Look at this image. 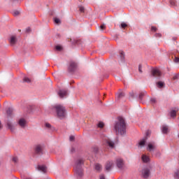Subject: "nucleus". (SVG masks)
Segmentation results:
<instances>
[{"label":"nucleus","mask_w":179,"mask_h":179,"mask_svg":"<svg viewBox=\"0 0 179 179\" xmlns=\"http://www.w3.org/2000/svg\"><path fill=\"white\" fill-rule=\"evenodd\" d=\"M114 129L116 134H120V135H124L126 134V123L122 117H119L118 121L114 125Z\"/></svg>","instance_id":"obj_1"},{"label":"nucleus","mask_w":179,"mask_h":179,"mask_svg":"<svg viewBox=\"0 0 179 179\" xmlns=\"http://www.w3.org/2000/svg\"><path fill=\"white\" fill-rule=\"evenodd\" d=\"M52 108L55 110L57 117H59V120H64V118H66V110L65 107L60 104H56L53 106Z\"/></svg>","instance_id":"obj_2"},{"label":"nucleus","mask_w":179,"mask_h":179,"mask_svg":"<svg viewBox=\"0 0 179 179\" xmlns=\"http://www.w3.org/2000/svg\"><path fill=\"white\" fill-rule=\"evenodd\" d=\"M82 164H83V160L81 159H78L74 165V171L78 177H83V171L82 169Z\"/></svg>","instance_id":"obj_3"},{"label":"nucleus","mask_w":179,"mask_h":179,"mask_svg":"<svg viewBox=\"0 0 179 179\" xmlns=\"http://www.w3.org/2000/svg\"><path fill=\"white\" fill-rule=\"evenodd\" d=\"M140 176L141 178L148 179L151 176V168L150 166H145L140 171Z\"/></svg>","instance_id":"obj_4"},{"label":"nucleus","mask_w":179,"mask_h":179,"mask_svg":"<svg viewBox=\"0 0 179 179\" xmlns=\"http://www.w3.org/2000/svg\"><path fill=\"white\" fill-rule=\"evenodd\" d=\"M116 166L120 170H124L125 169V162L122 158H117L115 162Z\"/></svg>","instance_id":"obj_5"},{"label":"nucleus","mask_w":179,"mask_h":179,"mask_svg":"<svg viewBox=\"0 0 179 179\" xmlns=\"http://www.w3.org/2000/svg\"><path fill=\"white\" fill-rule=\"evenodd\" d=\"M151 74L153 77H159L162 76L161 71L157 69H153L151 71Z\"/></svg>","instance_id":"obj_6"},{"label":"nucleus","mask_w":179,"mask_h":179,"mask_svg":"<svg viewBox=\"0 0 179 179\" xmlns=\"http://www.w3.org/2000/svg\"><path fill=\"white\" fill-rule=\"evenodd\" d=\"M77 68V64L75 62H70L68 69L69 71H74Z\"/></svg>","instance_id":"obj_7"},{"label":"nucleus","mask_w":179,"mask_h":179,"mask_svg":"<svg viewBox=\"0 0 179 179\" xmlns=\"http://www.w3.org/2000/svg\"><path fill=\"white\" fill-rule=\"evenodd\" d=\"M18 125L20 127V128H25L27 125V121L23 118L20 119L18 120Z\"/></svg>","instance_id":"obj_8"},{"label":"nucleus","mask_w":179,"mask_h":179,"mask_svg":"<svg viewBox=\"0 0 179 179\" xmlns=\"http://www.w3.org/2000/svg\"><path fill=\"white\" fill-rule=\"evenodd\" d=\"M114 166V163L113 161H108L106 162V170H107V171H109L110 170H111L112 167H113Z\"/></svg>","instance_id":"obj_9"},{"label":"nucleus","mask_w":179,"mask_h":179,"mask_svg":"<svg viewBox=\"0 0 179 179\" xmlns=\"http://www.w3.org/2000/svg\"><path fill=\"white\" fill-rule=\"evenodd\" d=\"M106 145L108 146V148H110V149H114L115 143L113 141H111L110 139H107L106 141Z\"/></svg>","instance_id":"obj_10"},{"label":"nucleus","mask_w":179,"mask_h":179,"mask_svg":"<svg viewBox=\"0 0 179 179\" xmlns=\"http://www.w3.org/2000/svg\"><path fill=\"white\" fill-rule=\"evenodd\" d=\"M147 139H148V138L145 137L144 138H143L142 140H141L139 141L138 148H140V149H142V148H144V146L145 145Z\"/></svg>","instance_id":"obj_11"},{"label":"nucleus","mask_w":179,"mask_h":179,"mask_svg":"<svg viewBox=\"0 0 179 179\" xmlns=\"http://www.w3.org/2000/svg\"><path fill=\"white\" fill-rule=\"evenodd\" d=\"M68 94V92L65 90H60L58 92V95L60 98H64V96H66Z\"/></svg>","instance_id":"obj_12"},{"label":"nucleus","mask_w":179,"mask_h":179,"mask_svg":"<svg viewBox=\"0 0 179 179\" xmlns=\"http://www.w3.org/2000/svg\"><path fill=\"white\" fill-rule=\"evenodd\" d=\"M43 147L41 145H36L35 148V152L37 153V155H41L43 153Z\"/></svg>","instance_id":"obj_13"},{"label":"nucleus","mask_w":179,"mask_h":179,"mask_svg":"<svg viewBox=\"0 0 179 179\" xmlns=\"http://www.w3.org/2000/svg\"><path fill=\"white\" fill-rule=\"evenodd\" d=\"M141 159L143 163H149L150 162V158L146 155H143Z\"/></svg>","instance_id":"obj_14"},{"label":"nucleus","mask_w":179,"mask_h":179,"mask_svg":"<svg viewBox=\"0 0 179 179\" xmlns=\"http://www.w3.org/2000/svg\"><path fill=\"white\" fill-rule=\"evenodd\" d=\"M37 170H38V171H41L42 173H46V171H47V168H46V166H44V165H41V166H38Z\"/></svg>","instance_id":"obj_15"},{"label":"nucleus","mask_w":179,"mask_h":179,"mask_svg":"<svg viewBox=\"0 0 179 179\" xmlns=\"http://www.w3.org/2000/svg\"><path fill=\"white\" fill-rule=\"evenodd\" d=\"M116 96L118 99H122L123 97L125 96V93L124 92L120 91L117 93Z\"/></svg>","instance_id":"obj_16"},{"label":"nucleus","mask_w":179,"mask_h":179,"mask_svg":"<svg viewBox=\"0 0 179 179\" xmlns=\"http://www.w3.org/2000/svg\"><path fill=\"white\" fill-rule=\"evenodd\" d=\"M162 134H168V132H169V129L168 126L163 125L162 129Z\"/></svg>","instance_id":"obj_17"},{"label":"nucleus","mask_w":179,"mask_h":179,"mask_svg":"<svg viewBox=\"0 0 179 179\" xmlns=\"http://www.w3.org/2000/svg\"><path fill=\"white\" fill-rule=\"evenodd\" d=\"M10 45H14L15 44V43L17 42V38L15 36H12L10 38V41H9Z\"/></svg>","instance_id":"obj_18"},{"label":"nucleus","mask_w":179,"mask_h":179,"mask_svg":"<svg viewBox=\"0 0 179 179\" xmlns=\"http://www.w3.org/2000/svg\"><path fill=\"white\" fill-rule=\"evenodd\" d=\"M7 127L8 129H10V131H15V127L13 125V124L10 122H7Z\"/></svg>","instance_id":"obj_19"},{"label":"nucleus","mask_w":179,"mask_h":179,"mask_svg":"<svg viewBox=\"0 0 179 179\" xmlns=\"http://www.w3.org/2000/svg\"><path fill=\"white\" fill-rule=\"evenodd\" d=\"M155 149V146L152 143H148L147 150L151 152V150H154Z\"/></svg>","instance_id":"obj_20"},{"label":"nucleus","mask_w":179,"mask_h":179,"mask_svg":"<svg viewBox=\"0 0 179 179\" xmlns=\"http://www.w3.org/2000/svg\"><path fill=\"white\" fill-rule=\"evenodd\" d=\"M170 4L172 6H179V2H178L177 1H174V0H171Z\"/></svg>","instance_id":"obj_21"},{"label":"nucleus","mask_w":179,"mask_h":179,"mask_svg":"<svg viewBox=\"0 0 179 179\" xmlns=\"http://www.w3.org/2000/svg\"><path fill=\"white\" fill-rule=\"evenodd\" d=\"M170 115L172 118H176V117L177 115V112L175 110H173L171 111Z\"/></svg>","instance_id":"obj_22"},{"label":"nucleus","mask_w":179,"mask_h":179,"mask_svg":"<svg viewBox=\"0 0 179 179\" xmlns=\"http://www.w3.org/2000/svg\"><path fill=\"white\" fill-rule=\"evenodd\" d=\"M101 169H102V166H101V164H95V170L96 171H100V170H101Z\"/></svg>","instance_id":"obj_23"},{"label":"nucleus","mask_w":179,"mask_h":179,"mask_svg":"<svg viewBox=\"0 0 179 179\" xmlns=\"http://www.w3.org/2000/svg\"><path fill=\"white\" fill-rule=\"evenodd\" d=\"M157 86L159 88H162L164 86V83L159 81V82L157 83Z\"/></svg>","instance_id":"obj_24"},{"label":"nucleus","mask_w":179,"mask_h":179,"mask_svg":"<svg viewBox=\"0 0 179 179\" xmlns=\"http://www.w3.org/2000/svg\"><path fill=\"white\" fill-rule=\"evenodd\" d=\"M6 114H7V115H8V116L12 115V114H13V110H12L11 108L7 109V110H6Z\"/></svg>","instance_id":"obj_25"},{"label":"nucleus","mask_w":179,"mask_h":179,"mask_svg":"<svg viewBox=\"0 0 179 179\" xmlns=\"http://www.w3.org/2000/svg\"><path fill=\"white\" fill-rule=\"evenodd\" d=\"M97 127H98V128H103L104 123L102 122H100L98 123Z\"/></svg>","instance_id":"obj_26"},{"label":"nucleus","mask_w":179,"mask_h":179,"mask_svg":"<svg viewBox=\"0 0 179 179\" xmlns=\"http://www.w3.org/2000/svg\"><path fill=\"white\" fill-rule=\"evenodd\" d=\"M54 22H55V24H61V20L59 18H57V17H55L54 19Z\"/></svg>","instance_id":"obj_27"},{"label":"nucleus","mask_w":179,"mask_h":179,"mask_svg":"<svg viewBox=\"0 0 179 179\" xmlns=\"http://www.w3.org/2000/svg\"><path fill=\"white\" fill-rule=\"evenodd\" d=\"M23 82H25V83H31V79L30 78H28L27 77H24L23 78Z\"/></svg>","instance_id":"obj_28"},{"label":"nucleus","mask_w":179,"mask_h":179,"mask_svg":"<svg viewBox=\"0 0 179 179\" xmlns=\"http://www.w3.org/2000/svg\"><path fill=\"white\" fill-rule=\"evenodd\" d=\"M128 25L125 23V22H122L120 24V27L122 29H124L125 27H127Z\"/></svg>","instance_id":"obj_29"},{"label":"nucleus","mask_w":179,"mask_h":179,"mask_svg":"<svg viewBox=\"0 0 179 179\" xmlns=\"http://www.w3.org/2000/svg\"><path fill=\"white\" fill-rule=\"evenodd\" d=\"M120 57L121 60H124V54L123 52H120Z\"/></svg>","instance_id":"obj_30"},{"label":"nucleus","mask_w":179,"mask_h":179,"mask_svg":"<svg viewBox=\"0 0 179 179\" xmlns=\"http://www.w3.org/2000/svg\"><path fill=\"white\" fill-rule=\"evenodd\" d=\"M175 178H179V169L175 172Z\"/></svg>","instance_id":"obj_31"},{"label":"nucleus","mask_w":179,"mask_h":179,"mask_svg":"<svg viewBox=\"0 0 179 179\" xmlns=\"http://www.w3.org/2000/svg\"><path fill=\"white\" fill-rule=\"evenodd\" d=\"M13 15L14 16H17V15H20V12L17 11V10H14V11L13 12Z\"/></svg>","instance_id":"obj_32"},{"label":"nucleus","mask_w":179,"mask_h":179,"mask_svg":"<svg viewBox=\"0 0 179 179\" xmlns=\"http://www.w3.org/2000/svg\"><path fill=\"white\" fill-rule=\"evenodd\" d=\"M79 10H80L81 13H84V12H85V8L83 7V6H80V7H79Z\"/></svg>","instance_id":"obj_33"},{"label":"nucleus","mask_w":179,"mask_h":179,"mask_svg":"<svg viewBox=\"0 0 179 179\" xmlns=\"http://www.w3.org/2000/svg\"><path fill=\"white\" fill-rule=\"evenodd\" d=\"M179 78V75L178 74H176L173 76V80H177Z\"/></svg>","instance_id":"obj_34"},{"label":"nucleus","mask_w":179,"mask_h":179,"mask_svg":"<svg viewBox=\"0 0 179 179\" xmlns=\"http://www.w3.org/2000/svg\"><path fill=\"white\" fill-rule=\"evenodd\" d=\"M138 71H139V73H143V71H142V65H139V66H138Z\"/></svg>","instance_id":"obj_35"},{"label":"nucleus","mask_w":179,"mask_h":179,"mask_svg":"<svg viewBox=\"0 0 179 179\" xmlns=\"http://www.w3.org/2000/svg\"><path fill=\"white\" fill-rule=\"evenodd\" d=\"M144 94H145V93H140V94H139V99L142 100Z\"/></svg>","instance_id":"obj_36"},{"label":"nucleus","mask_w":179,"mask_h":179,"mask_svg":"<svg viewBox=\"0 0 179 179\" xmlns=\"http://www.w3.org/2000/svg\"><path fill=\"white\" fill-rule=\"evenodd\" d=\"M100 29H101V30H104V29H106V25H105V24H101V25L100 26Z\"/></svg>","instance_id":"obj_37"},{"label":"nucleus","mask_w":179,"mask_h":179,"mask_svg":"<svg viewBox=\"0 0 179 179\" xmlns=\"http://www.w3.org/2000/svg\"><path fill=\"white\" fill-rule=\"evenodd\" d=\"M45 127H46V128H51V127H52L51 124H49V123H45Z\"/></svg>","instance_id":"obj_38"},{"label":"nucleus","mask_w":179,"mask_h":179,"mask_svg":"<svg viewBox=\"0 0 179 179\" xmlns=\"http://www.w3.org/2000/svg\"><path fill=\"white\" fill-rule=\"evenodd\" d=\"M157 27H151V31H157Z\"/></svg>","instance_id":"obj_39"},{"label":"nucleus","mask_w":179,"mask_h":179,"mask_svg":"<svg viewBox=\"0 0 179 179\" xmlns=\"http://www.w3.org/2000/svg\"><path fill=\"white\" fill-rule=\"evenodd\" d=\"M74 139H75V136H71L69 137V141H74Z\"/></svg>","instance_id":"obj_40"},{"label":"nucleus","mask_w":179,"mask_h":179,"mask_svg":"<svg viewBox=\"0 0 179 179\" xmlns=\"http://www.w3.org/2000/svg\"><path fill=\"white\" fill-rule=\"evenodd\" d=\"M55 48H56L57 50H62V47L59 46V45H57V46L55 47Z\"/></svg>","instance_id":"obj_41"},{"label":"nucleus","mask_w":179,"mask_h":179,"mask_svg":"<svg viewBox=\"0 0 179 179\" xmlns=\"http://www.w3.org/2000/svg\"><path fill=\"white\" fill-rule=\"evenodd\" d=\"M174 62H176V63H178L179 62V57H176L175 59H174Z\"/></svg>","instance_id":"obj_42"},{"label":"nucleus","mask_w":179,"mask_h":179,"mask_svg":"<svg viewBox=\"0 0 179 179\" xmlns=\"http://www.w3.org/2000/svg\"><path fill=\"white\" fill-rule=\"evenodd\" d=\"M18 159L17 157H13V162H14V163H17Z\"/></svg>","instance_id":"obj_43"},{"label":"nucleus","mask_w":179,"mask_h":179,"mask_svg":"<svg viewBox=\"0 0 179 179\" xmlns=\"http://www.w3.org/2000/svg\"><path fill=\"white\" fill-rule=\"evenodd\" d=\"M150 101L152 103H155L157 102V100L155 99H152Z\"/></svg>","instance_id":"obj_44"},{"label":"nucleus","mask_w":179,"mask_h":179,"mask_svg":"<svg viewBox=\"0 0 179 179\" xmlns=\"http://www.w3.org/2000/svg\"><path fill=\"white\" fill-rule=\"evenodd\" d=\"M151 132L150 131H147L145 134H146V136H149V135H150Z\"/></svg>","instance_id":"obj_45"},{"label":"nucleus","mask_w":179,"mask_h":179,"mask_svg":"<svg viewBox=\"0 0 179 179\" xmlns=\"http://www.w3.org/2000/svg\"><path fill=\"white\" fill-rule=\"evenodd\" d=\"M162 34H155V37H161Z\"/></svg>","instance_id":"obj_46"},{"label":"nucleus","mask_w":179,"mask_h":179,"mask_svg":"<svg viewBox=\"0 0 179 179\" xmlns=\"http://www.w3.org/2000/svg\"><path fill=\"white\" fill-rule=\"evenodd\" d=\"M129 95H130L131 97H133V96H134V92H130V93H129Z\"/></svg>","instance_id":"obj_47"},{"label":"nucleus","mask_w":179,"mask_h":179,"mask_svg":"<svg viewBox=\"0 0 179 179\" xmlns=\"http://www.w3.org/2000/svg\"><path fill=\"white\" fill-rule=\"evenodd\" d=\"M100 179H106L105 176L103 175L100 176Z\"/></svg>","instance_id":"obj_48"},{"label":"nucleus","mask_w":179,"mask_h":179,"mask_svg":"<svg viewBox=\"0 0 179 179\" xmlns=\"http://www.w3.org/2000/svg\"><path fill=\"white\" fill-rule=\"evenodd\" d=\"M30 31H31V29H30V28L26 29V32H29Z\"/></svg>","instance_id":"obj_49"},{"label":"nucleus","mask_w":179,"mask_h":179,"mask_svg":"<svg viewBox=\"0 0 179 179\" xmlns=\"http://www.w3.org/2000/svg\"><path fill=\"white\" fill-rule=\"evenodd\" d=\"M178 138H179V134H178Z\"/></svg>","instance_id":"obj_50"}]
</instances>
